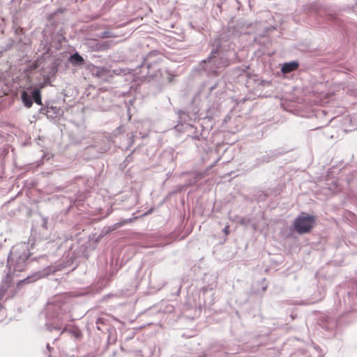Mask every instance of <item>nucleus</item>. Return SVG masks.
<instances>
[{
    "mask_svg": "<svg viewBox=\"0 0 357 357\" xmlns=\"http://www.w3.org/2000/svg\"><path fill=\"white\" fill-rule=\"evenodd\" d=\"M316 219L313 215H300L294 222L295 231L299 234L309 233L314 227Z\"/></svg>",
    "mask_w": 357,
    "mask_h": 357,
    "instance_id": "f257e3e1",
    "label": "nucleus"
},
{
    "mask_svg": "<svg viewBox=\"0 0 357 357\" xmlns=\"http://www.w3.org/2000/svg\"><path fill=\"white\" fill-rule=\"evenodd\" d=\"M67 332L70 334L75 339L80 340L82 337L81 331L77 326H72L69 328H65L62 333Z\"/></svg>",
    "mask_w": 357,
    "mask_h": 357,
    "instance_id": "f03ea898",
    "label": "nucleus"
},
{
    "mask_svg": "<svg viewBox=\"0 0 357 357\" xmlns=\"http://www.w3.org/2000/svg\"><path fill=\"white\" fill-rule=\"evenodd\" d=\"M298 68V63L296 61H291L289 63H285L282 67V72L284 74L291 73L296 70Z\"/></svg>",
    "mask_w": 357,
    "mask_h": 357,
    "instance_id": "7ed1b4c3",
    "label": "nucleus"
},
{
    "mask_svg": "<svg viewBox=\"0 0 357 357\" xmlns=\"http://www.w3.org/2000/svg\"><path fill=\"white\" fill-rule=\"evenodd\" d=\"M44 86L45 84H41L38 89H35L31 93L32 98L35 102L40 106L43 105L40 89L44 88Z\"/></svg>",
    "mask_w": 357,
    "mask_h": 357,
    "instance_id": "20e7f679",
    "label": "nucleus"
},
{
    "mask_svg": "<svg viewBox=\"0 0 357 357\" xmlns=\"http://www.w3.org/2000/svg\"><path fill=\"white\" fill-rule=\"evenodd\" d=\"M21 99L24 105L26 108H31L33 105V100L29 96V94L26 91H22L21 93Z\"/></svg>",
    "mask_w": 357,
    "mask_h": 357,
    "instance_id": "39448f33",
    "label": "nucleus"
},
{
    "mask_svg": "<svg viewBox=\"0 0 357 357\" xmlns=\"http://www.w3.org/2000/svg\"><path fill=\"white\" fill-rule=\"evenodd\" d=\"M70 61L73 65H82L84 60L78 53H75L70 56Z\"/></svg>",
    "mask_w": 357,
    "mask_h": 357,
    "instance_id": "423d86ee",
    "label": "nucleus"
},
{
    "mask_svg": "<svg viewBox=\"0 0 357 357\" xmlns=\"http://www.w3.org/2000/svg\"><path fill=\"white\" fill-rule=\"evenodd\" d=\"M109 73V70L104 67H97L93 75L97 77H101Z\"/></svg>",
    "mask_w": 357,
    "mask_h": 357,
    "instance_id": "0eeeda50",
    "label": "nucleus"
},
{
    "mask_svg": "<svg viewBox=\"0 0 357 357\" xmlns=\"http://www.w3.org/2000/svg\"><path fill=\"white\" fill-rule=\"evenodd\" d=\"M31 282V280H30V277H28V278H25V279H24V280H20V281L17 282V287H20V286H21V285H22L23 284H24V283H29V282Z\"/></svg>",
    "mask_w": 357,
    "mask_h": 357,
    "instance_id": "6e6552de",
    "label": "nucleus"
},
{
    "mask_svg": "<svg viewBox=\"0 0 357 357\" xmlns=\"http://www.w3.org/2000/svg\"><path fill=\"white\" fill-rule=\"evenodd\" d=\"M112 35L111 34L110 32L109 31H104L102 33V38H109V37H112Z\"/></svg>",
    "mask_w": 357,
    "mask_h": 357,
    "instance_id": "1a4fd4ad",
    "label": "nucleus"
},
{
    "mask_svg": "<svg viewBox=\"0 0 357 357\" xmlns=\"http://www.w3.org/2000/svg\"><path fill=\"white\" fill-rule=\"evenodd\" d=\"M96 324L98 325V324H105V319L102 318V317H99L97 321H96Z\"/></svg>",
    "mask_w": 357,
    "mask_h": 357,
    "instance_id": "9d476101",
    "label": "nucleus"
},
{
    "mask_svg": "<svg viewBox=\"0 0 357 357\" xmlns=\"http://www.w3.org/2000/svg\"><path fill=\"white\" fill-rule=\"evenodd\" d=\"M224 233L225 235H228L229 233V227L228 225L225 226L223 229Z\"/></svg>",
    "mask_w": 357,
    "mask_h": 357,
    "instance_id": "9b49d317",
    "label": "nucleus"
}]
</instances>
